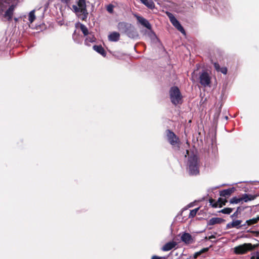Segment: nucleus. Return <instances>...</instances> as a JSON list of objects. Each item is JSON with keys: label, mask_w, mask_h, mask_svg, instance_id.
<instances>
[{"label": "nucleus", "mask_w": 259, "mask_h": 259, "mask_svg": "<svg viewBox=\"0 0 259 259\" xmlns=\"http://www.w3.org/2000/svg\"><path fill=\"white\" fill-rule=\"evenodd\" d=\"M239 208V207H238L237 208V210L232 214L231 215V217L232 218H233L234 217H237L238 214V209Z\"/></svg>", "instance_id": "nucleus-39"}, {"label": "nucleus", "mask_w": 259, "mask_h": 259, "mask_svg": "<svg viewBox=\"0 0 259 259\" xmlns=\"http://www.w3.org/2000/svg\"><path fill=\"white\" fill-rule=\"evenodd\" d=\"M259 221V217H258L256 218H253L252 219H250L248 220H247L246 221V224H247V225L250 226L253 224H255L257 223V222Z\"/></svg>", "instance_id": "nucleus-25"}, {"label": "nucleus", "mask_w": 259, "mask_h": 259, "mask_svg": "<svg viewBox=\"0 0 259 259\" xmlns=\"http://www.w3.org/2000/svg\"><path fill=\"white\" fill-rule=\"evenodd\" d=\"M148 34L151 39H154L156 37L155 34L151 30L148 32Z\"/></svg>", "instance_id": "nucleus-36"}, {"label": "nucleus", "mask_w": 259, "mask_h": 259, "mask_svg": "<svg viewBox=\"0 0 259 259\" xmlns=\"http://www.w3.org/2000/svg\"><path fill=\"white\" fill-rule=\"evenodd\" d=\"M181 240L186 244H189L192 242V236L188 233H184L181 236Z\"/></svg>", "instance_id": "nucleus-16"}, {"label": "nucleus", "mask_w": 259, "mask_h": 259, "mask_svg": "<svg viewBox=\"0 0 259 259\" xmlns=\"http://www.w3.org/2000/svg\"><path fill=\"white\" fill-rule=\"evenodd\" d=\"M128 37L131 38H137L138 37V33L135 29V27L131 25L128 30L125 33Z\"/></svg>", "instance_id": "nucleus-10"}, {"label": "nucleus", "mask_w": 259, "mask_h": 259, "mask_svg": "<svg viewBox=\"0 0 259 259\" xmlns=\"http://www.w3.org/2000/svg\"><path fill=\"white\" fill-rule=\"evenodd\" d=\"M251 259H259V251L253 252Z\"/></svg>", "instance_id": "nucleus-33"}, {"label": "nucleus", "mask_w": 259, "mask_h": 259, "mask_svg": "<svg viewBox=\"0 0 259 259\" xmlns=\"http://www.w3.org/2000/svg\"><path fill=\"white\" fill-rule=\"evenodd\" d=\"M166 15L168 17L171 24L181 33L185 34V31L183 27L182 26L180 22L175 18L172 14L170 12H167Z\"/></svg>", "instance_id": "nucleus-7"}, {"label": "nucleus", "mask_w": 259, "mask_h": 259, "mask_svg": "<svg viewBox=\"0 0 259 259\" xmlns=\"http://www.w3.org/2000/svg\"><path fill=\"white\" fill-rule=\"evenodd\" d=\"M200 83L204 87L210 86L211 77L206 71H202L199 73Z\"/></svg>", "instance_id": "nucleus-6"}, {"label": "nucleus", "mask_w": 259, "mask_h": 259, "mask_svg": "<svg viewBox=\"0 0 259 259\" xmlns=\"http://www.w3.org/2000/svg\"><path fill=\"white\" fill-rule=\"evenodd\" d=\"M234 187L225 189L220 192V195L222 197H228L235 191Z\"/></svg>", "instance_id": "nucleus-12"}, {"label": "nucleus", "mask_w": 259, "mask_h": 259, "mask_svg": "<svg viewBox=\"0 0 259 259\" xmlns=\"http://www.w3.org/2000/svg\"><path fill=\"white\" fill-rule=\"evenodd\" d=\"M241 201V198H237L236 197H233L230 200V202L232 204H237Z\"/></svg>", "instance_id": "nucleus-29"}, {"label": "nucleus", "mask_w": 259, "mask_h": 259, "mask_svg": "<svg viewBox=\"0 0 259 259\" xmlns=\"http://www.w3.org/2000/svg\"><path fill=\"white\" fill-rule=\"evenodd\" d=\"M72 10L77 15H78L79 13H81V9L76 5L72 6Z\"/></svg>", "instance_id": "nucleus-31"}, {"label": "nucleus", "mask_w": 259, "mask_h": 259, "mask_svg": "<svg viewBox=\"0 0 259 259\" xmlns=\"http://www.w3.org/2000/svg\"><path fill=\"white\" fill-rule=\"evenodd\" d=\"M22 1L23 0H0V17L5 20L11 21L18 3Z\"/></svg>", "instance_id": "nucleus-1"}, {"label": "nucleus", "mask_w": 259, "mask_h": 259, "mask_svg": "<svg viewBox=\"0 0 259 259\" xmlns=\"http://www.w3.org/2000/svg\"><path fill=\"white\" fill-rule=\"evenodd\" d=\"M177 244V243L174 241L167 242L164 246H163L162 247V250L164 251H169L175 248Z\"/></svg>", "instance_id": "nucleus-14"}, {"label": "nucleus", "mask_w": 259, "mask_h": 259, "mask_svg": "<svg viewBox=\"0 0 259 259\" xmlns=\"http://www.w3.org/2000/svg\"><path fill=\"white\" fill-rule=\"evenodd\" d=\"M241 223V220H234L232 222L227 224L226 227L227 229H231L233 228L239 229L241 228L240 225Z\"/></svg>", "instance_id": "nucleus-13"}, {"label": "nucleus", "mask_w": 259, "mask_h": 259, "mask_svg": "<svg viewBox=\"0 0 259 259\" xmlns=\"http://www.w3.org/2000/svg\"><path fill=\"white\" fill-rule=\"evenodd\" d=\"M224 220L220 218H212L208 222V225H214L215 224H221Z\"/></svg>", "instance_id": "nucleus-17"}, {"label": "nucleus", "mask_w": 259, "mask_h": 259, "mask_svg": "<svg viewBox=\"0 0 259 259\" xmlns=\"http://www.w3.org/2000/svg\"><path fill=\"white\" fill-rule=\"evenodd\" d=\"M213 65H214V67L215 69L217 71L219 72V71L221 69V67H220L219 64L217 63H214Z\"/></svg>", "instance_id": "nucleus-38"}, {"label": "nucleus", "mask_w": 259, "mask_h": 259, "mask_svg": "<svg viewBox=\"0 0 259 259\" xmlns=\"http://www.w3.org/2000/svg\"><path fill=\"white\" fill-rule=\"evenodd\" d=\"M199 209V207H198V208H195L193 210H191L189 213V218H190L194 217L196 215Z\"/></svg>", "instance_id": "nucleus-30"}, {"label": "nucleus", "mask_w": 259, "mask_h": 259, "mask_svg": "<svg viewBox=\"0 0 259 259\" xmlns=\"http://www.w3.org/2000/svg\"><path fill=\"white\" fill-rule=\"evenodd\" d=\"M78 17L82 20H86L88 16V12L87 9L81 11V13L77 15Z\"/></svg>", "instance_id": "nucleus-22"}, {"label": "nucleus", "mask_w": 259, "mask_h": 259, "mask_svg": "<svg viewBox=\"0 0 259 259\" xmlns=\"http://www.w3.org/2000/svg\"><path fill=\"white\" fill-rule=\"evenodd\" d=\"M152 259H163L162 257L154 255L152 257Z\"/></svg>", "instance_id": "nucleus-42"}, {"label": "nucleus", "mask_w": 259, "mask_h": 259, "mask_svg": "<svg viewBox=\"0 0 259 259\" xmlns=\"http://www.w3.org/2000/svg\"><path fill=\"white\" fill-rule=\"evenodd\" d=\"M201 252L198 251V252H195L194 254V258H196L199 255H200L201 254Z\"/></svg>", "instance_id": "nucleus-40"}, {"label": "nucleus", "mask_w": 259, "mask_h": 259, "mask_svg": "<svg viewBox=\"0 0 259 259\" xmlns=\"http://www.w3.org/2000/svg\"><path fill=\"white\" fill-rule=\"evenodd\" d=\"M120 38V34L117 32H113L108 35V39L111 41H117Z\"/></svg>", "instance_id": "nucleus-15"}, {"label": "nucleus", "mask_w": 259, "mask_h": 259, "mask_svg": "<svg viewBox=\"0 0 259 259\" xmlns=\"http://www.w3.org/2000/svg\"><path fill=\"white\" fill-rule=\"evenodd\" d=\"M166 135L167 140L172 147L178 149L180 147V141L177 136L169 130L166 131Z\"/></svg>", "instance_id": "nucleus-4"}, {"label": "nucleus", "mask_w": 259, "mask_h": 259, "mask_svg": "<svg viewBox=\"0 0 259 259\" xmlns=\"http://www.w3.org/2000/svg\"><path fill=\"white\" fill-rule=\"evenodd\" d=\"M213 200L212 199H210V203L211 204L212 203V202L213 201Z\"/></svg>", "instance_id": "nucleus-45"}, {"label": "nucleus", "mask_w": 259, "mask_h": 259, "mask_svg": "<svg viewBox=\"0 0 259 259\" xmlns=\"http://www.w3.org/2000/svg\"><path fill=\"white\" fill-rule=\"evenodd\" d=\"M148 8L153 10L155 8V4L152 0H140Z\"/></svg>", "instance_id": "nucleus-18"}, {"label": "nucleus", "mask_w": 259, "mask_h": 259, "mask_svg": "<svg viewBox=\"0 0 259 259\" xmlns=\"http://www.w3.org/2000/svg\"><path fill=\"white\" fill-rule=\"evenodd\" d=\"M246 225H247V224H246V222H245V224H243L242 225H240V226H241V227L245 226Z\"/></svg>", "instance_id": "nucleus-43"}, {"label": "nucleus", "mask_w": 259, "mask_h": 259, "mask_svg": "<svg viewBox=\"0 0 259 259\" xmlns=\"http://www.w3.org/2000/svg\"><path fill=\"white\" fill-rule=\"evenodd\" d=\"M199 164L198 157L195 155L190 156L188 161V169L190 175H197L199 173Z\"/></svg>", "instance_id": "nucleus-2"}, {"label": "nucleus", "mask_w": 259, "mask_h": 259, "mask_svg": "<svg viewBox=\"0 0 259 259\" xmlns=\"http://www.w3.org/2000/svg\"><path fill=\"white\" fill-rule=\"evenodd\" d=\"M227 202V200L226 199L220 198L218 199V201L217 202L214 203V204H212V207H217L218 206V203H219L220 206L222 207L223 205H225L226 202Z\"/></svg>", "instance_id": "nucleus-23"}, {"label": "nucleus", "mask_w": 259, "mask_h": 259, "mask_svg": "<svg viewBox=\"0 0 259 259\" xmlns=\"http://www.w3.org/2000/svg\"><path fill=\"white\" fill-rule=\"evenodd\" d=\"M72 0H60L62 3L66 5L68 7H70V5L71 3Z\"/></svg>", "instance_id": "nucleus-34"}, {"label": "nucleus", "mask_w": 259, "mask_h": 259, "mask_svg": "<svg viewBox=\"0 0 259 259\" xmlns=\"http://www.w3.org/2000/svg\"><path fill=\"white\" fill-rule=\"evenodd\" d=\"M80 28L84 36H87L90 33L88 28L84 25L81 24L80 25Z\"/></svg>", "instance_id": "nucleus-26"}, {"label": "nucleus", "mask_w": 259, "mask_h": 259, "mask_svg": "<svg viewBox=\"0 0 259 259\" xmlns=\"http://www.w3.org/2000/svg\"><path fill=\"white\" fill-rule=\"evenodd\" d=\"M14 20H15V22H17V21H18V18H14Z\"/></svg>", "instance_id": "nucleus-44"}, {"label": "nucleus", "mask_w": 259, "mask_h": 259, "mask_svg": "<svg viewBox=\"0 0 259 259\" xmlns=\"http://www.w3.org/2000/svg\"><path fill=\"white\" fill-rule=\"evenodd\" d=\"M72 37L75 42L77 44H81L82 42L81 36L77 34L75 31L73 34Z\"/></svg>", "instance_id": "nucleus-24"}, {"label": "nucleus", "mask_w": 259, "mask_h": 259, "mask_svg": "<svg viewBox=\"0 0 259 259\" xmlns=\"http://www.w3.org/2000/svg\"><path fill=\"white\" fill-rule=\"evenodd\" d=\"M135 17L138 21V22L141 24L144 27L147 28L149 30L152 29V27L149 21L142 16H140L138 15H135Z\"/></svg>", "instance_id": "nucleus-8"}, {"label": "nucleus", "mask_w": 259, "mask_h": 259, "mask_svg": "<svg viewBox=\"0 0 259 259\" xmlns=\"http://www.w3.org/2000/svg\"><path fill=\"white\" fill-rule=\"evenodd\" d=\"M208 250V248H204L201 250H200V252H201V253H202L203 252L207 251Z\"/></svg>", "instance_id": "nucleus-41"}, {"label": "nucleus", "mask_w": 259, "mask_h": 259, "mask_svg": "<svg viewBox=\"0 0 259 259\" xmlns=\"http://www.w3.org/2000/svg\"><path fill=\"white\" fill-rule=\"evenodd\" d=\"M35 10H32L30 12L29 14V21L30 23H32L35 19V16L34 14Z\"/></svg>", "instance_id": "nucleus-28"}, {"label": "nucleus", "mask_w": 259, "mask_h": 259, "mask_svg": "<svg viewBox=\"0 0 259 259\" xmlns=\"http://www.w3.org/2000/svg\"><path fill=\"white\" fill-rule=\"evenodd\" d=\"M93 49L95 51L102 55L103 56L105 57L106 56V52L101 46L95 45L93 46Z\"/></svg>", "instance_id": "nucleus-21"}, {"label": "nucleus", "mask_w": 259, "mask_h": 259, "mask_svg": "<svg viewBox=\"0 0 259 259\" xmlns=\"http://www.w3.org/2000/svg\"><path fill=\"white\" fill-rule=\"evenodd\" d=\"M107 11L110 13H112L113 11V6L112 5H109L107 7Z\"/></svg>", "instance_id": "nucleus-35"}, {"label": "nucleus", "mask_w": 259, "mask_h": 259, "mask_svg": "<svg viewBox=\"0 0 259 259\" xmlns=\"http://www.w3.org/2000/svg\"><path fill=\"white\" fill-rule=\"evenodd\" d=\"M169 96L171 103L176 105L182 102V96L179 88L172 87L169 90Z\"/></svg>", "instance_id": "nucleus-3"}, {"label": "nucleus", "mask_w": 259, "mask_h": 259, "mask_svg": "<svg viewBox=\"0 0 259 259\" xmlns=\"http://www.w3.org/2000/svg\"><path fill=\"white\" fill-rule=\"evenodd\" d=\"M219 71L221 72L222 73H223L224 74H226L227 73V69L226 67H222V68H221Z\"/></svg>", "instance_id": "nucleus-37"}, {"label": "nucleus", "mask_w": 259, "mask_h": 259, "mask_svg": "<svg viewBox=\"0 0 259 259\" xmlns=\"http://www.w3.org/2000/svg\"><path fill=\"white\" fill-rule=\"evenodd\" d=\"M78 6L81 9V11L87 9L85 0H79L78 2Z\"/></svg>", "instance_id": "nucleus-27"}, {"label": "nucleus", "mask_w": 259, "mask_h": 259, "mask_svg": "<svg viewBox=\"0 0 259 259\" xmlns=\"http://www.w3.org/2000/svg\"><path fill=\"white\" fill-rule=\"evenodd\" d=\"M233 210V209L231 208H225L222 209L220 212L224 214H230Z\"/></svg>", "instance_id": "nucleus-32"}, {"label": "nucleus", "mask_w": 259, "mask_h": 259, "mask_svg": "<svg viewBox=\"0 0 259 259\" xmlns=\"http://www.w3.org/2000/svg\"><path fill=\"white\" fill-rule=\"evenodd\" d=\"M189 152L188 150H187V154H188Z\"/></svg>", "instance_id": "nucleus-46"}, {"label": "nucleus", "mask_w": 259, "mask_h": 259, "mask_svg": "<svg viewBox=\"0 0 259 259\" xmlns=\"http://www.w3.org/2000/svg\"><path fill=\"white\" fill-rule=\"evenodd\" d=\"M132 24L125 22H119L117 24L118 30L122 33H125Z\"/></svg>", "instance_id": "nucleus-9"}, {"label": "nucleus", "mask_w": 259, "mask_h": 259, "mask_svg": "<svg viewBox=\"0 0 259 259\" xmlns=\"http://www.w3.org/2000/svg\"><path fill=\"white\" fill-rule=\"evenodd\" d=\"M255 247V245H253L251 243H244L235 247L234 248V252L236 254H242L249 250H253Z\"/></svg>", "instance_id": "nucleus-5"}, {"label": "nucleus", "mask_w": 259, "mask_h": 259, "mask_svg": "<svg viewBox=\"0 0 259 259\" xmlns=\"http://www.w3.org/2000/svg\"><path fill=\"white\" fill-rule=\"evenodd\" d=\"M85 39L84 44L87 46H90L89 42H94L96 40V38L91 33H89Z\"/></svg>", "instance_id": "nucleus-20"}, {"label": "nucleus", "mask_w": 259, "mask_h": 259, "mask_svg": "<svg viewBox=\"0 0 259 259\" xmlns=\"http://www.w3.org/2000/svg\"><path fill=\"white\" fill-rule=\"evenodd\" d=\"M128 37L131 38H137L138 37V33L135 29V27L131 25L128 30L125 33Z\"/></svg>", "instance_id": "nucleus-11"}, {"label": "nucleus", "mask_w": 259, "mask_h": 259, "mask_svg": "<svg viewBox=\"0 0 259 259\" xmlns=\"http://www.w3.org/2000/svg\"><path fill=\"white\" fill-rule=\"evenodd\" d=\"M241 198V201H243L245 202H247L249 201L253 200L255 198V196L248 194H244Z\"/></svg>", "instance_id": "nucleus-19"}]
</instances>
